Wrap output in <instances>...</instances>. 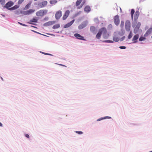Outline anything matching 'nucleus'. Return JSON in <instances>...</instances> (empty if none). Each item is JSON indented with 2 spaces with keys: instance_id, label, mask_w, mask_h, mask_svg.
Returning a JSON list of instances; mask_svg holds the SVG:
<instances>
[{
  "instance_id": "obj_33",
  "label": "nucleus",
  "mask_w": 152,
  "mask_h": 152,
  "mask_svg": "<svg viewBox=\"0 0 152 152\" xmlns=\"http://www.w3.org/2000/svg\"><path fill=\"white\" fill-rule=\"evenodd\" d=\"M5 0H0V3L1 5H4L5 4Z\"/></svg>"
},
{
  "instance_id": "obj_23",
  "label": "nucleus",
  "mask_w": 152,
  "mask_h": 152,
  "mask_svg": "<svg viewBox=\"0 0 152 152\" xmlns=\"http://www.w3.org/2000/svg\"><path fill=\"white\" fill-rule=\"evenodd\" d=\"M137 20H135L134 19L132 23V26L133 28H134L137 24Z\"/></svg>"
},
{
  "instance_id": "obj_29",
  "label": "nucleus",
  "mask_w": 152,
  "mask_h": 152,
  "mask_svg": "<svg viewBox=\"0 0 152 152\" xmlns=\"http://www.w3.org/2000/svg\"><path fill=\"white\" fill-rule=\"evenodd\" d=\"M42 6L43 7H45L48 4V2L47 1H45L42 2Z\"/></svg>"
},
{
  "instance_id": "obj_4",
  "label": "nucleus",
  "mask_w": 152,
  "mask_h": 152,
  "mask_svg": "<svg viewBox=\"0 0 152 152\" xmlns=\"http://www.w3.org/2000/svg\"><path fill=\"white\" fill-rule=\"evenodd\" d=\"M35 11V10L29 9L26 11H20V14L25 15H29Z\"/></svg>"
},
{
  "instance_id": "obj_13",
  "label": "nucleus",
  "mask_w": 152,
  "mask_h": 152,
  "mask_svg": "<svg viewBox=\"0 0 152 152\" xmlns=\"http://www.w3.org/2000/svg\"><path fill=\"white\" fill-rule=\"evenodd\" d=\"M55 23L56 21H49L44 23L43 26H51L54 24Z\"/></svg>"
},
{
  "instance_id": "obj_43",
  "label": "nucleus",
  "mask_w": 152,
  "mask_h": 152,
  "mask_svg": "<svg viewBox=\"0 0 152 152\" xmlns=\"http://www.w3.org/2000/svg\"><path fill=\"white\" fill-rule=\"evenodd\" d=\"M18 23L20 25H22V26H26V27H27V26H28L27 25H26V24H23V23H20V22H18Z\"/></svg>"
},
{
  "instance_id": "obj_60",
  "label": "nucleus",
  "mask_w": 152,
  "mask_h": 152,
  "mask_svg": "<svg viewBox=\"0 0 152 152\" xmlns=\"http://www.w3.org/2000/svg\"><path fill=\"white\" fill-rule=\"evenodd\" d=\"M31 26L32 27H33L35 28H36V27H35L34 26Z\"/></svg>"
},
{
  "instance_id": "obj_36",
  "label": "nucleus",
  "mask_w": 152,
  "mask_h": 152,
  "mask_svg": "<svg viewBox=\"0 0 152 152\" xmlns=\"http://www.w3.org/2000/svg\"><path fill=\"white\" fill-rule=\"evenodd\" d=\"M124 22L123 20L121 21V24H120V27L121 28H123V27H124Z\"/></svg>"
},
{
  "instance_id": "obj_16",
  "label": "nucleus",
  "mask_w": 152,
  "mask_h": 152,
  "mask_svg": "<svg viewBox=\"0 0 152 152\" xmlns=\"http://www.w3.org/2000/svg\"><path fill=\"white\" fill-rule=\"evenodd\" d=\"M105 29L106 32L105 33L104 32H102V34H103V37L105 39H107L109 37V34H108L107 33V31L105 27H103Z\"/></svg>"
},
{
  "instance_id": "obj_5",
  "label": "nucleus",
  "mask_w": 152,
  "mask_h": 152,
  "mask_svg": "<svg viewBox=\"0 0 152 152\" xmlns=\"http://www.w3.org/2000/svg\"><path fill=\"white\" fill-rule=\"evenodd\" d=\"M114 21L115 24L118 26L120 23L119 17L118 15L115 16L114 18Z\"/></svg>"
},
{
  "instance_id": "obj_17",
  "label": "nucleus",
  "mask_w": 152,
  "mask_h": 152,
  "mask_svg": "<svg viewBox=\"0 0 152 152\" xmlns=\"http://www.w3.org/2000/svg\"><path fill=\"white\" fill-rule=\"evenodd\" d=\"M91 11V8L89 5H86L85 6L84 9V11L85 12L88 13Z\"/></svg>"
},
{
  "instance_id": "obj_38",
  "label": "nucleus",
  "mask_w": 152,
  "mask_h": 152,
  "mask_svg": "<svg viewBox=\"0 0 152 152\" xmlns=\"http://www.w3.org/2000/svg\"><path fill=\"white\" fill-rule=\"evenodd\" d=\"M81 11H79V12H77V13H76L75 15H73V18L76 17L78 15H80L81 13Z\"/></svg>"
},
{
  "instance_id": "obj_46",
  "label": "nucleus",
  "mask_w": 152,
  "mask_h": 152,
  "mask_svg": "<svg viewBox=\"0 0 152 152\" xmlns=\"http://www.w3.org/2000/svg\"><path fill=\"white\" fill-rule=\"evenodd\" d=\"M42 2H41V3H39L38 4V6L40 7V8H43V7L42 6Z\"/></svg>"
},
{
  "instance_id": "obj_1",
  "label": "nucleus",
  "mask_w": 152,
  "mask_h": 152,
  "mask_svg": "<svg viewBox=\"0 0 152 152\" xmlns=\"http://www.w3.org/2000/svg\"><path fill=\"white\" fill-rule=\"evenodd\" d=\"M48 11L47 10H41L36 12V14L37 16H43L47 14Z\"/></svg>"
},
{
  "instance_id": "obj_39",
  "label": "nucleus",
  "mask_w": 152,
  "mask_h": 152,
  "mask_svg": "<svg viewBox=\"0 0 152 152\" xmlns=\"http://www.w3.org/2000/svg\"><path fill=\"white\" fill-rule=\"evenodd\" d=\"M141 23L140 22L138 23L136 25V26L135 27H136L137 28H139L140 26H141Z\"/></svg>"
},
{
  "instance_id": "obj_30",
  "label": "nucleus",
  "mask_w": 152,
  "mask_h": 152,
  "mask_svg": "<svg viewBox=\"0 0 152 152\" xmlns=\"http://www.w3.org/2000/svg\"><path fill=\"white\" fill-rule=\"evenodd\" d=\"M85 2L86 1H83L82 3H81V4L80 5V6L77 7V8L78 9H80L82 8L84 5V4H85Z\"/></svg>"
},
{
  "instance_id": "obj_35",
  "label": "nucleus",
  "mask_w": 152,
  "mask_h": 152,
  "mask_svg": "<svg viewBox=\"0 0 152 152\" xmlns=\"http://www.w3.org/2000/svg\"><path fill=\"white\" fill-rule=\"evenodd\" d=\"M139 28H138L136 27H135L134 30V33L135 34H136L137 33Z\"/></svg>"
},
{
  "instance_id": "obj_26",
  "label": "nucleus",
  "mask_w": 152,
  "mask_h": 152,
  "mask_svg": "<svg viewBox=\"0 0 152 152\" xmlns=\"http://www.w3.org/2000/svg\"><path fill=\"white\" fill-rule=\"evenodd\" d=\"M60 27V25L59 24H55L54 25H53V28L55 29H56L58 28H59Z\"/></svg>"
},
{
  "instance_id": "obj_34",
  "label": "nucleus",
  "mask_w": 152,
  "mask_h": 152,
  "mask_svg": "<svg viewBox=\"0 0 152 152\" xmlns=\"http://www.w3.org/2000/svg\"><path fill=\"white\" fill-rule=\"evenodd\" d=\"M75 132L79 135H81L83 134V132L81 131H75Z\"/></svg>"
},
{
  "instance_id": "obj_20",
  "label": "nucleus",
  "mask_w": 152,
  "mask_h": 152,
  "mask_svg": "<svg viewBox=\"0 0 152 152\" xmlns=\"http://www.w3.org/2000/svg\"><path fill=\"white\" fill-rule=\"evenodd\" d=\"M111 117L108 116H106L104 117H101L97 120V121H100L101 120L106 119H111Z\"/></svg>"
},
{
  "instance_id": "obj_56",
  "label": "nucleus",
  "mask_w": 152,
  "mask_h": 152,
  "mask_svg": "<svg viewBox=\"0 0 152 152\" xmlns=\"http://www.w3.org/2000/svg\"><path fill=\"white\" fill-rule=\"evenodd\" d=\"M112 25H111V24H110V25H109V27H112Z\"/></svg>"
},
{
  "instance_id": "obj_61",
  "label": "nucleus",
  "mask_w": 152,
  "mask_h": 152,
  "mask_svg": "<svg viewBox=\"0 0 152 152\" xmlns=\"http://www.w3.org/2000/svg\"><path fill=\"white\" fill-rule=\"evenodd\" d=\"M149 152H152V151H149Z\"/></svg>"
},
{
  "instance_id": "obj_3",
  "label": "nucleus",
  "mask_w": 152,
  "mask_h": 152,
  "mask_svg": "<svg viewBox=\"0 0 152 152\" xmlns=\"http://www.w3.org/2000/svg\"><path fill=\"white\" fill-rule=\"evenodd\" d=\"M14 2L13 1H10L7 2L5 4V5L3 7V8H6L8 10H11L10 9V7L14 5Z\"/></svg>"
},
{
  "instance_id": "obj_44",
  "label": "nucleus",
  "mask_w": 152,
  "mask_h": 152,
  "mask_svg": "<svg viewBox=\"0 0 152 152\" xmlns=\"http://www.w3.org/2000/svg\"><path fill=\"white\" fill-rule=\"evenodd\" d=\"M24 0H19L18 3V4H22V3L24 1Z\"/></svg>"
},
{
  "instance_id": "obj_25",
  "label": "nucleus",
  "mask_w": 152,
  "mask_h": 152,
  "mask_svg": "<svg viewBox=\"0 0 152 152\" xmlns=\"http://www.w3.org/2000/svg\"><path fill=\"white\" fill-rule=\"evenodd\" d=\"M82 1V0H77L76 2L75 5L76 7L80 5Z\"/></svg>"
},
{
  "instance_id": "obj_59",
  "label": "nucleus",
  "mask_w": 152,
  "mask_h": 152,
  "mask_svg": "<svg viewBox=\"0 0 152 152\" xmlns=\"http://www.w3.org/2000/svg\"><path fill=\"white\" fill-rule=\"evenodd\" d=\"M1 15L2 16L5 17V15L3 14H1Z\"/></svg>"
},
{
  "instance_id": "obj_14",
  "label": "nucleus",
  "mask_w": 152,
  "mask_h": 152,
  "mask_svg": "<svg viewBox=\"0 0 152 152\" xmlns=\"http://www.w3.org/2000/svg\"><path fill=\"white\" fill-rule=\"evenodd\" d=\"M75 20L73 19L70 22L68 23H67L64 25V28H66L69 27L73 24V23L75 22Z\"/></svg>"
},
{
  "instance_id": "obj_9",
  "label": "nucleus",
  "mask_w": 152,
  "mask_h": 152,
  "mask_svg": "<svg viewBox=\"0 0 152 152\" xmlns=\"http://www.w3.org/2000/svg\"><path fill=\"white\" fill-rule=\"evenodd\" d=\"M62 15V13L61 10L57 11L55 15V18L57 20L59 19Z\"/></svg>"
},
{
  "instance_id": "obj_7",
  "label": "nucleus",
  "mask_w": 152,
  "mask_h": 152,
  "mask_svg": "<svg viewBox=\"0 0 152 152\" xmlns=\"http://www.w3.org/2000/svg\"><path fill=\"white\" fill-rule=\"evenodd\" d=\"M74 36L76 37V38L77 39L83 41L86 40L84 38V37L83 36L79 34L75 33L74 34Z\"/></svg>"
},
{
  "instance_id": "obj_41",
  "label": "nucleus",
  "mask_w": 152,
  "mask_h": 152,
  "mask_svg": "<svg viewBox=\"0 0 152 152\" xmlns=\"http://www.w3.org/2000/svg\"><path fill=\"white\" fill-rule=\"evenodd\" d=\"M31 31H33V32H34V33H36L37 34H41V35H43V36H47L46 35H44V34H41L39 33V32H37L35 31H34V30H31Z\"/></svg>"
},
{
  "instance_id": "obj_21",
  "label": "nucleus",
  "mask_w": 152,
  "mask_h": 152,
  "mask_svg": "<svg viewBox=\"0 0 152 152\" xmlns=\"http://www.w3.org/2000/svg\"><path fill=\"white\" fill-rule=\"evenodd\" d=\"M19 7V6L18 5H16L10 8V9L11 10V11L13 10H15L17 9Z\"/></svg>"
},
{
  "instance_id": "obj_62",
  "label": "nucleus",
  "mask_w": 152,
  "mask_h": 152,
  "mask_svg": "<svg viewBox=\"0 0 152 152\" xmlns=\"http://www.w3.org/2000/svg\"><path fill=\"white\" fill-rule=\"evenodd\" d=\"M151 38L152 39V35L151 36Z\"/></svg>"
},
{
  "instance_id": "obj_42",
  "label": "nucleus",
  "mask_w": 152,
  "mask_h": 152,
  "mask_svg": "<svg viewBox=\"0 0 152 152\" xmlns=\"http://www.w3.org/2000/svg\"><path fill=\"white\" fill-rule=\"evenodd\" d=\"M94 20L95 22L97 23H99V19L97 18H95L94 19Z\"/></svg>"
},
{
  "instance_id": "obj_10",
  "label": "nucleus",
  "mask_w": 152,
  "mask_h": 152,
  "mask_svg": "<svg viewBox=\"0 0 152 152\" xmlns=\"http://www.w3.org/2000/svg\"><path fill=\"white\" fill-rule=\"evenodd\" d=\"M113 39L115 42H118L119 41V38L116 32L114 33Z\"/></svg>"
},
{
  "instance_id": "obj_48",
  "label": "nucleus",
  "mask_w": 152,
  "mask_h": 152,
  "mask_svg": "<svg viewBox=\"0 0 152 152\" xmlns=\"http://www.w3.org/2000/svg\"><path fill=\"white\" fill-rule=\"evenodd\" d=\"M102 42H103L104 43H109L110 42V40H103L102 41Z\"/></svg>"
},
{
  "instance_id": "obj_24",
  "label": "nucleus",
  "mask_w": 152,
  "mask_h": 152,
  "mask_svg": "<svg viewBox=\"0 0 152 152\" xmlns=\"http://www.w3.org/2000/svg\"><path fill=\"white\" fill-rule=\"evenodd\" d=\"M135 12L134 10L132 9L131 11L130 14L132 17V20H133V16L134 13Z\"/></svg>"
},
{
  "instance_id": "obj_37",
  "label": "nucleus",
  "mask_w": 152,
  "mask_h": 152,
  "mask_svg": "<svg viewBox=\"0 0 152 152\" xmlns=\"http://www.w3.org/2000/svg\"><path fill=\"white\" fill-rule=\"evenodd\" d=\"M24 135L25 137H26L27 139H28L29 140H30V136H29V135L28 134L25 133L24 134Z\"/></svg>"
},
{
  "instance_id": "obj_58",
  "label": "nucleus",
  "mask_w": 152,
  "mask_h": 152,
  "mask_svg": "<svg viewBox=\"0 0 152 152\" xmlns=\"http://www.w3.org/2000/svg\"><path fill=\"white\" fill-rule=\"evenodd\" d=\"M148 28V26H146L145 27V29H146L147 28Z\"/></svg>"
},
{
  "instance_id": "obj_51",
  "label": "nucleus",
  "mask_w": 152,
  "mask_h": 152,
  "mask_svg": "<svg viewBox=\"0 0 152 152\" xmlns=\"http://www.w3.org/2000/svg\"><path fill=\"white\" fill-rule=\"evenodd\" d=\"M28 23L29 24H31L34 25H36V24H35V23H31V22H28Z\"/></svg>"
},
{
  "instance_id": "obj_55",
  "label": "nucleus",
  "mask_w": 152,
  "mask_h": 152,
  "mask_svg": "<svg viewBox=\"0 0 152 152\" xmlns=\"http://www.w3.org/2000/svg\"><path fill=\"white\" fill-rule=\"evenodd\" d=\"M3 126V125L2 124L1 122H0V126L2 127Z\"/></svg>"
},
{
  "instance_id": "obj_54",
  "label": "nucleus",
  "mask_w": 152,
  "mask_h": 152,
  "mask_svg": "<svg viewBox=\"0 0 152 152\" xmlns=\"http://www.w3.org/2000/svg\"><path fill=\"white\" fill-rule=\"evenodd\" d=\"M58 64V65H59L61 66H65V67H66V66H65L64 65L62 64Z\"/></svg>"
},
{
  "instance_id": "obj_57",
  "label": "nucleus",
  "mask_w": 152,
  "mask_h": 152,
  "mask_svg": "<svg viewBox=\"0 0 152 152\" xmlns=\"http://www.w3.org/2000/svg\"><path fill=\"white\" fill-rule=\"evenodd\" d=\"M62 31H61L60 32H59V31H58V32H57V33H61Z\"/></svg>"
},
{
  "instance_id": "obj_8",
  "label": "nucleus",
  "mask_w": 152,
  "mask_h": 152,
  "mask_svg": "<svg viewBox=\"0 0 152 152\" xmlns=\"http://www.w3.org/2000/svg\"><path fill=\"white\" fill-rule=\"evenodd\" d=\"M88 23V22L86 20L82 23L78 27V28L79 29H81L85 27L87 25Z\"/></svg>"
},
{
  "instance_id": "obj_53",
  "label": "nucleus",
  "mask_w": 152,
  "mask_h": 152,
  "mask_svg": "<svg viewBox=\"0 0 152 152\" xmlns=\"http://www.w3.org/2000/svg\"><path fill=\"white\" fill-rule=\"evenodd\" d=\"M113 41L110 40L109 43H113L114 42Z\"/></svg>"
},
{
  "instance_id": "obj_49",
  "label": "nucleus",
  "mask_w": 152,
  "mask_h": 152,
  "mask_svg": "<svg viewBox=\"0 0 152 152\" xmlns=\"http://www.w3.org/2000/svg\"><path fill=\"white\" fill-rule=\"evenodd\" d=\"M48 20V17H45L43 19L44 20Z\"/></svg>"
},
{
  "instance_id": "obj_11",
  "label": "nucleus",
  "mask_w": 152,
  "mask_h": 152,
  "mask_svg": "<svg viewBox=\"0 0 152 152\" xmlns=\"http://www.w3.org/2000/svg\"><path fill=\"white\" fill-rule=\"evenodd\" d=\"M69 13L70 11L69 10H67L65 11L62 17V19L63 20H65L67 18L69 15Z\"/></svg>"
},
{
  "instance_id": "obj_47",
  "label": "nucleus",
  "mask_w": 152,
  "mask_h": 152,
  "mask_svg": "<svg viewBox=\"0 0 152 152\" xmlns=\"http://www.w3.org/2000/svg\"><path fill=\"white\" fill-rule=\"evenodd\" d=\"M125 37V36H123L121 39H119V40H120L121 41H123L124 40Z\"/></svg>"
},
{
  "instance_id": "obj_6",
  "label": "nucleus",
  "mask_w": 152,
  "mask_h": 152,
  "mask_svg": "<svg viewBox=\"0 0 152 152\" xmlns=\"http://www.w3.org/2000/svg\"><path fill=\"white\" fill-rule=\"evenodd\" d=\"M125 27L126 31H129L130 28V22L129 20H127L125 23Z\"/></svg>"
},
{
  "instance_id": "obj_19",
  "label": "nucleus",
  "mask_w": 152,
  "mask_h": 152,
  "mask_svg": "<svg viewBox=\"0 0 152 152\" xmlns=\"http://www.w3.org/2000/svg\"><path fill=\"white\" fill-rule=\"evenodd\" d=\"M139 14L140 13L139 11H136L134 15V20H137L138 18Z\"/></svg>"
},
{
  "instance_id": "obj_32",
  "label": "nucleus",
  "mask_w": 152,
  "mask_h": 152,
  "mask_svg": "<svg viewBox=\"0 0 152 152\" xmlns=\"http://www.w3.org/2000/svg\"><path fill=\"white\" fill-rule=\"evenodd\" d=\"M50 2L51 4H55L57 3V1L56 0H50Z\"/></svg>"
},
{
  "instance_id": "obj_28",
  "label": "nucleus",
  "mask_w": 152,
  "mask_h": 152,
  "mask_svg": "<svg viewBox=\"0 0 152 152\" xmlns=\"http://www.w3.org/2000/svg\"><path fill=\"white\" fill-rule=\"evenodd\" d=\"M145 37H143V36H141L139 39V41H142L145 40L146 39Z\"/></svg>"
},
{
  "instance_id": "obj_27",
  "label": "nucleus",
  "mask_w": 152,
  "mask_h": 152,
  "mask_svg": "<svg viewBox=\"0 0 152 152\" xmlns=\"http://www.w3.org/2000/svg\"><path fill=\"white\" fill-rule=\"evenodd\" d=\"M31 4V3H29L26 4L24 10H27L29 9Z\"/></svg>"
},
{
  "instance_id": "obj_50",
  "label": "nucleus",
  "mask_w": 152,
  "mask_h": 152,
  "mask_svg": "<svg viewBox=\"0 0 152 152\" xmlns=\"http://www.w3.org/2000/svg\"><path fill=\"white\" fill-rule=\"evenodd\" d=\"M39 52L40 53H42V54H44V55H46V53H45V52H42V51H40Z\"/></svg>"
},
{
  "instance_id": "obj_22",
  "label": "nucleus",
  "mask_w": 152,
  "mask_h": 152,
  "mask_svg": "<svg viewBox=\"0 0 152 152\" xmlns=\"http://www.w3.org/2000/svg\"><path fill=\"white\" fill-rule=\"evenodd\" d=\"M38 19L37 18H33L32 19L30 20V22L33 23H36L38 22Z\"/></svg>"
},
{
  "instance_id": "obj_12",
  "label": "nucleus",
  "mask_w": 152,
  "mask_h": 152,
  "mask_svg": "<svg viewBox=\"0 0 152 152\" xmlns=\"http://www.w3.org/2000/svg\"><path fill=\"white\" fill-rule=\"evenodd\" d=\"M139 35L138 34H136L134 35L132 39V41L133 42L132 43L134 44L136 43L137 42V40L139 38Z\"/></svg>"
},
{
  "instance_id": "obj_31",
  "label": "nucleus",
  "mask_w": 152,
  "mask_h": 152,
  "mask_svg": "<svg viewBox=\"0 0 152 152\" xmlns=\"http://www.w3.org/2000/svg\"><path fill=\"white\" fill-rule=\"evenodd\" d=\"M132 31H131L130 32V33L128 36V39H130L132 37Z\"/></svg>"
},
{
  "instance_id": "obj_15",
  "label": "nucleus",
  "mask_w": 152,
  "mask_h": 152,
  "mask_svg": "<svg viewBox=\"0 0 152 152\" xmlns=\"http://www.w3.org/2000/svg\"><path fill=\"white\" fill-rule=\"evenodd\" d=\"M152 32V26L146 31L144 34V36L145 37H147Z\"/></svg>"
},
{
  "instance_id": "obj_40",
  "label": "nucleus",
  "mask_w": 152,
  "mask_h": 152,
  "mask_svg": "<svg viewBox=\"0 0 152 152\" xmlns=\"http://www.w3.org/2000/svg\"><path fill=\"white\" fill-rule=\"evenodd\" d=\"M15 13L16 15H19L20 13V11L18 10H16L15 11Z\"/></svg>"
},
{
  "instance_id": "obj_45",
  "label": "nucleus",
  "mask_w": 152,
  "mask_h": 152,
  "mask_svg": "<svg viewBox=\"0 0 152 152\" xmlns=\"http://www.w3.org/2000/svg\"><path fill=\"white\" fill-rule=\"evenodd\" d=\"M119 48L121 49H125L126 48V46H121L119 47Z\"/></svg>"
},
{
  "instance_id": "obj_52",
  "label": "nucleus",
  "mask_w": 152,
  "mask_h": 152,
  "mask_svg": "<svg viewBox=\"0 0 152 152\" xmlns=\"http://www.w3.org/2000/svg\"><path fill=\"white\" fill-rule=\"evenodd\" d=\"M46 55H49V56H53V55L51 54H50V53H46Z\"/></svg>"
},
{
  "instance_id": "obj_18",
  "label": "nucleus",
  "mask_w": 152,
  "mask_h": 152,
  "mask_svg": "<svg viewBox=\"0 0 152 152\" xmlns=\"http://www.w3.org/2000/svg\"><path fill=\"white\" fill-rule=\"evenodd\" d=\"M90 31L94 34H96V28L94 26H91L90 27Z\"/></svg>"
},
{
  "instance_id": "obj_2",
  "label": "nucleus",
  "mask_w": 152,
  "mask_h": 152,
  "mask_svg": "<svg viewBox=\"0 0 152 152\" xmlns=\"http://www.w3.org/2000/svg\"><path fill=\"white\" fill-rule=\"evenodd\" d=\"M106 32V31L105 29L104 28V27H102L99 29L98 32L97 34H96V38L98 39H99L102 35V32H104L105 33Z\"/></svg>"
}]
</instances>
